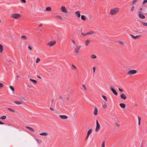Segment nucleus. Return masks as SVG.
<instances>
[{
	"label": "nucleus",
	"mask_w": 147,
	"mask_h": 147,
	"mask_svg": "<svg viewBox=\"0 0 147 147\" xmlns=\"http://www.w3.org/2000/svg\"><path fill=\"white\" fill-rule=\"evenodd\" d=\"M120 10L119 7H115L111 9L109 12V14L111 15H115L117 14Z\"/></svg>",
	"instance_id": "obj_1"
},
{
	"label": "nucleus",
	"mask_w": 147,
	"mask_h": 147,
	"mask_svg": "<svg viewBox=\"0 0 147 147\" xmlns=\"http://www.w3.org/2000/svg\"><path fill=\"white\" fill-rule=\"evenodd\" d=\"M11 18L13 19H18L21 18V15L18 13H13L11 14Z\"/></svg>",
	"instance_id": "obj_2"
},
{
	"label": "nucleus",
	"mask_w": 147,
	"mask_h": 147,
	"mask_svg": "<svg viewBox=\"0 0 147 147\" xmlns=\"http://www.w3.org/2000/svg\"><path fill=\"white\" fill-rule=\"evenodd\" d=\"M82 46L79 45H76V48L75 49L74 52L75 53L78 54L80 51Z\"/></svg>",
	"instance_id": "obj_3"
},
{
	"label": "nucleus",
	"mask_w": 147,
	"mask_h": 147,
	"mask_svg": "<svg viewBox=\"0 0 147 147\" xmlns=\"http://www.w3.org/2000/svg\"><path fill=\"white\" fill-rule=\"evenodd\" d=\"M56 43V41L55 40H53L49 42L47 44V45L50 47H51L54 45Z\"/></svg>",
	"instance_id": "obj_4"
},
{
	"label": "nucleus",
	"mask_w": 147,
	"mask_h": 147,
	"mask_svg": "<svg viewBox=\"0 0 147 147\" xmlns=\"http://www.w3.org/2000/svg\"><path fill=\"white\" fill-rule=\"evenodd\" d=\"M96 126L95 129V131L96 132H97L99 131L100 128V125L99 124L98 121L96 120Z\"/></svg>",
	"instance_id": "obj_5"
},
{
	"label": "nucleus",
	"mask_w": 147,
	"mask_h": 147,
	"mask_svg": "<svg viewBox=\"0 0 147 147\" xmlns=\"http://www.w3.org/2000/svg\"><path fill=\"white\" fill-rule=\"evenodd\" d=\"M137 72L136 70H129L127 73V74L129 75H131L136 74Z\"/></svg>",
	"instance_id": "obj_6"
},
{
	"label": "nucleus",
	"mask_w": 147,
	"mask_h": 147,
	"mask_svg": "<svg viewBox=\"0 0 147 147\" xmlns=\"http://www.w3.org/2000/svg\"><path fill=\"white\" fill-rule=\"evenodd\" d=\"M61 11L63 13H67L68 12V11L64 6H62L60 8Z\"/></svg>",
	"instance_id": "obj_7"
},
{
	"label": "nucleus",
	"mask_w": 147,
	"mask_h": 147,
	"mask_svg": "<svg viewBox=\"0 0 147 147\" xmlns=\"http://www.w3.org/2000/svg\"><path fill=\"white\" fill-rule=\"evenodd\" d=\"M130 36L133 39H139L141 37V35L134 36L132 34H131Z\"/></svg>",
	"instance_id": "obj_8"
},
{
	"label": "nucleus",
	"mask_w": 147,
	"mask_h": 147,
	"mask_svg": "<svg viewBox=\"0 0 147 147\" xmlns=\"http://www.w3.org/2000/svg\"><path fill=\"white\" fill-rule=\"evenodd\" d=\"M110 89L111 90L113 93L115 95L117 96L118 95L116 91V90L114 89V88L112 87H110Z\"/></svg>",
	"instance_id": "obj_9"
},
{
	"label": "nucleus",
	"mask_w": 147,
	"mask_h": 147,
	"mask_svg": "<svg viewBox=\"0 0 147 147\" xmlns=\"http://www.w3.org/2000/svg\"><path fill=\"white\" fill-rule=\"evenodd\" d=\"M82 87L81 89L84 91H87V88L85 84H82Z\"/></svg>",
	"instance_id": "obj_10"
},
{
	"label": "nucleus",
	"mask_w": 147,
	"mask_h": 147,
	"mask_svg": "<svg viewBox=\"0 0 147 147\" xmlns=\"http://www.w3.org/2000/svg\"><path fill=\"white\" fill-rule=\"evenodd\" d=\"M39 135L41 136H49V133L47 132H44L42 133H41L39 134Z\"/></svg>",
	"instance_id": "obj_11"
},
{
	"label": "nucleus",
	"mask_w": 147,
	"mask_h": 147,
	"mask_svg": "<svg viewBox=\"0 0 147 147\" xmlns=\"http://www.w3.org/2000/svg\"><path fill=\"white\" fill-rule=\"evenodd\" d=\"M93 114L95 115H97L98 114V110L97 108L96 107L94 108Z\"/></svg>",
	"instance_id": "obj_12"
},
{
	"label": "nucleus",
	"mask_w": 147,
	"mask_h": 147,
	"mask_svg": "<svg viewBox=\"0 0 147 147\" xmlns=\"http://www.w3.org/2000/svg\"><path fill=\"white\" fill-rule=\"evenodd\" d=\"M90 41L89 40H86L85 41V45L86 46H88L90 43Z\"/></svg>",
	"instance_id": "obj_13"
},
{
	"label": "nucleus",
	"mask_w": 147,
	"mask_h": 147,
	"mask_svg": "<svg viewBox=\"0 0 147 147\" xmlns=\"http://www.w3.org/2000/svg\"><path fill=\"white\" fill-rule=\"evenodd\" d=\"M120 98H121L124 100H125L126 99V96L124 93H122L120 95Z\"/></svg>",
	"instance_id": "obj_14"
},
{
	"label": "nucleus",
	"mask_w": 147,
	"mask_h": 147,
	"mask_svg": "<svg viewBox=\"0 0 147 147\" xmlns=\"http://www.w3.org/2000/svg\"><path fill=\"white\" fill-rule=\"evenodd\" d=\"M138 15L139 17L142 19H144L145 18V16L144 15L141 14V12H138Z\"/></svg>",
	"instance_id": "obj_15"
},
{
	"label": "nucleus",
	"mask_w": 147,
	"mask_h": 147,
	"mask_svg": "<svg viewBox=\"0 0 147 147\" xmlns=\"http://www.w3.org/2000/svg\"><path fill=\"white\" fill-rule=\"evenodd\" d=\"M59 117L61 118L64 119H66L68 118L65 115H59Z\"/></svg>",
	"instance_id": "obj_16"
},
{
	"label": "nucleus",
	"mask_w": 147,
	"mask_h": 147,
	"mask_svg": "<svg viewBox=\"0 0 147 147\" xmlns=\"http://www.w3.org/2000/svg\"><path fill=\"white\" fill-rule=\"evenodd\" d=\"M76 16L78 18L80 17V12L79 11H76L75 13Z\"/></svg>",
	"instance_id": "obj_17"
},
{
	"label": "nucleus",
	"mask_w": 147,
	"mask_h": 147,
	"mask_svg": "<svg viewBox=\"0 0 147 147\" xmlns=\"http://www.w3.org/2000/svg\"><path fill=\"white\" fill-rule=\"evenodd\" d=\"M20 38L23 40H26L27 39V36L25 35L21 36H20Z\"/></svg>",
	"instance_id": "obj_18"
},
{
	"label": "nucleus",
	"mask_w": 147,
	"mask_h": 147,
	"mask_svg": "<svg viewBox=\"0 0 147 147\" xmlns=\"http://www.w3.org/2000/svg\"><path fill=\"white\" fill-rule=\"evenodd\" d=\"M81 19L84 21H85L86 20V17L84 15H82L81 16Z\"/></svg>",
	"instance_id": "obj_19"
},
{
	"label": "nucleus",
	"mask_w": 147,
	"mask_h": 147,
	"mask_svg": "<svg viewBox=\"0 0 147 147\" xmlns=\"http://www.w3.org/2000/svg\"><path fill=\"white\" fill-rule=\"evenodd\" d=\"M94 32L92 31H90L88 32L86 34H85L84 35H86L87 34H91L94 33Z\"/></svg>",
	"instance_id": "obj_20"
},
{
	"label": "nucleus",
	"mask_w": 147,
	"mask_h": 147,
	"mask_svg": "<svg viewBox=\"0 0 147 147\" xmlns=\"http://www.w3.org/2000/svg\"><path fill=\"white\" fill-rule=\"evenodd\" d=\"M92 129H90L88 131L87 134L89 136L91 134L92 132Z\"/></svg>",
	"instance_id": "obj_21"
},
{
	"label": "nucleus",
	"mask_w": 147,
	"mask_h": 147,
	"mask_svg": "<svg viewBox=\"0 0 147 147\" xmlns=\"http://www.w3.org/2000/svg\"><path fill=\"white\" fill-rule=\"evenodd\" d=\"M55 17L61 20H63V19L62 17L59 15H57L55 16Z\"/></svg>",
	"instance_id": "obj_22"
},
{
	"label": "nucleus",
	"mask_w": 147,
	"mask_h": 147,
	"mask_svg": "<svg viewBox=\"0 0 147 147\" xmlns=\"http://www.w3.org/2000/svg\"><path fill=\"white\" fill-rule=\"evenodd\" d=\"M135 7L134 6H132L130 8V11L131 12H133L134 10Z\"/></svg>",
	"instance_id": "obj_23"
},
{
	"label": "nucleus",
	"mask_w": 147,
	"mask_h": 147,
	"mask_svg": "<svg viewBox=\"0 0 147 147\" xmlns=\"http://www.w3.org/2000/svg\"><path fill=\"white\" fill-rule=\"evenodd\" d=\"M19 98L21 101H23L25 100V97L23 96H21Z\"/></svg>",
	"instance_id": "obj_24"
},
{
	"label": "nucleus",
	"mask_w": 147,
	"mask_h": 147,
	"mask_svg": "<svg viewBox=\"0 0 147 147\" xmlns=\"http://www.w3.org/2000/svg\"><path fill=\"white\" fill-rule=\"evenodd\" d=\"M3 46L1 44L0 45V52L2 53L3 51Z\"/></svg>",
	"instance_id": "obj_25"
},
{
	"label": "nucleus",
	"mask_w": 147,
	"mask_h": 147,
	"mask_svg": "<svg viewBox=\"0 0 147 147\" xmlns=\"http://www.w3.org/2000/svg\"><path fill=\"white\" fill-rule=\"evenodd\" d=\"M7 117L6 116H3L0 117V119L5 120L6 119Z\"/></svg>",
	"instance_id": "obj_26"
},
{
	"label": "nucleus",
	"mask_w": 147,
	"mask_h": 147,
	"mask_svg": "<svg viewBox=\"0 0 147 147\" xmlns=\"http://www.w3.org/2000/svg\"><path fill=\"white\" fill-rule=\"evenodd\" d=\"M90 57L92 59H95L96 58V56L95 55L93 54L91 55Z\"/></svg>",
	"instance_id": "obj_27"
},
{
	"label": "nucleus",
	"mask_w": 147,
	"mask_h": 147,
	"mask_svg": "<svg viewBox=\"0 0 147 147\" xmlns=\"http://www.w3.org/2000/svg\"><path fill=\"white\" fill-rule=\"evenodd\" d=\"M120 107L123 108H125V105L124 103H120Z\"/></svg>",
	"instance_id": "obj_28"
},
{
	"label": "nucleus",
	"mask_w": 147,
	"mask_h": 147,
	"mask_svg": "<svg viewBox=\"0 0 147 147\" xmlns=\"http://www.w3.org/2000/svg\"><path fill=\"white\" fill-rule=\"evenodd\" d=\"M14 103L16 104L20 105L22 104V103L18 101H16L14 102Z\"/></svg>",
	"instance_id": "obj_29"
},
{
	"label": "nucleus",
	"mask_w": 147,
	"mask_h": 147,
	"mask_svg": "<svg viewBox=\"0 0 147 147\" xmlns=\"http://www.w3.org/2000/svg\"><path fill=\"white\" fill-rule=\"evenodd\" d=\"M26 127L27 128H28L31 131L34 132V130L33 129L32 127H28V126H27Z\"/></svg>",
	"instance_id": "obj_30"
},
{
	"label": "nucleus",
	"mask_w": 147,
	"mask_h": 147,
	"mask_svg": "<svg viewBox=\"0 0 147 147\" xmlns=\"http://www.w3.org/2000/svg\"><path fill=\"white\" fill-rule=\"evenodd\" d=\"M46 10L47 11H50L51 10V7H48L46 8Z\"/></svg>",
	"instance_id": "obj_31"
},
{
	"label": "nucleus",
	"mask_w": 147,
	"mask_h": 147,
	"mask_svg": "<svg viewBox=\"0 0 147 147\" xmlns=\"http://www.w3.org/2000/svg\"><path fill=\"white\" fill-rule=\"evenodd\" d=\"M138 0H134L132 2V4L134 5L135 4Z\"/></svg>",
	"instance_id": "obj_32"
},
{
	"label": "nucleus",
	"mask_w": 147,
	"mask_h": 147,
	"mask_svg": "<svg viewBox=\"0 0 147 147\" xmlns=\"http://www.w3.org/2000/svg\"><path fill=\"white\" fill-rule=\"evenodd\" d=\"M28 49L30 51L32 50V46L31 45H29L28 47Z\"/></svg>",
	"instance_id": "obj_33"
},
{
	"label": "nucleus",
	"mask_w": 147,
	"mask_h": 147,
	"mask_svg": "<svg viewBox=\"0 0 147 147\" xmlns=\"http://www.w3.org/2000/svg\"><path fill=\"white\" fill-rule=\"evenodd\" d=\"M30 80L31 82L34 84L36 83L37 82V81L35 80L32 79H30Z\"/></svg>",
	"instance_id": "obj_34"
},
{
	"label": "nucleus",
	"mask_w": 147,
	"mask_h": 147,
	"mask_svg": "<svg viewBox=\"0 0 147 147\" xmlns=\"http://www.w3.org/2000/svg\"><path fill=\"white\" fill-rule=\"evenodd\" d=\"M7 109L8 110H9V111H10L13 112H15V111L14 110H13V109H11V108H7Z\"/></svg>",
	"instance_id": "obj_35"
},
{
	"label": "nucleus",
	"mask_w": 147,
	"mask_h": 147,
	"mask_svg": "<svg viewBox=\"0 0 147 147\" xmlns=\"http://www.w3.org/2000/svg\"><path fill=\"white\" fill-rule=\"evenodd\" d=\"M102 96L105 101H107V98L105 96L102 95Z\"/></svg>",
	"instance_id": "obj_36"
},
{
	"label": "nucleus",
	"mask_w": 147,
	"mask_h": 147,
	"mask_svg": "<svg viewBox=\"0 0 147 147\" xmlns=\"http://www.w3.org/2000/svg\"><path fill=\"white\" fill-rule=\"evenodd\" d=\"M10 89L13 91H14L15 90L14 87L12 86H9Z\"/></svg>",
	"instance_id": "obj_37"
},
{
	"label": "nucleus",
	"mask_w": 147,
	"mask_h": 147,
	"mask_svg": "<svg viewBox=\"0 0 147 147\" xmlns=\"http://www.w3.org/2000/svg\"><path fill=\"white\" fill-rule=\"evenodd\" d=\"M118 43L121 45H124L125 44V43L121 41H119Z\"/></svg>",
	"instance_id": "obj_38"
},
{
	"label": "nucleus",
	"mask_w": 147,
	"mask_h": 147,
	"mask_svg": "<svg viewBox=\"0 0 147 147\" xmlns=\"http://www.w3.org/2000/svg\"><path fill=\"white\" fill-rule=\"evenodd\" d=\"M146 3H147V0H144L142 3V4L144 5Z\"/></svg>",
	"instance_id": "obj_39"
},
{
	"label": "nucleus",
	"mask_w": 147,
	"mask_h": 147,
	"mask_svg": "<svg viewBox=\"0 0 147 147\" xmlns=\"http://www.w3.org/2000/svg\"><path fill=\"white\" fill-rule=\"evenodd\" d=\"M20 2L22 3H26V0H20Z\"/></svg>",
	"instance_id": "obj_40"
},
{
	"label": "nucleus",
	"mask_w": 147,
	"mask_h": 147,
	"mask_svg": "<svg viewBox=\"0 0 147 147\" xmlns=\"http://www.w3.org/2000/svg\"><path fill=\"white\" fill-rule=\"evenodd\" d=\"M101 147H105V141H104L102 143L101 145Z\"/></svg>",
	"instance_id": "obj_41"
},
{
	"label": "nucleus",
	"mask_w": 147,
	"mask_h": 147,
	"mask_svg": "<svg viewBox=\"0 0 147 147\" xmlns=\"http://www.w3.org/2000/svg\"><path fill=\"white\" fill-rule=\"evenodd\" d=\"M40 59L39 58H38L36 60V63H38V62L40 61Z\"/></svg>",
	"instance_id": "obj_42"
},
{
	"label": "nucleus",
	"mask_w": 147,
	"mask_h": 147,
	"mask_svg": "<svg viewBox=\"0 0 147 147\" xmlns=\"http://www.w3.org/2000/svg\"><path fill=\"white\" fill-rule=\"evenodd\" d=\"M96 68L95 67H94L93 68V73L94 74L95 72V70H96Z\"/></svg>",
	"instance_id": "obj_43"
},
{
	"label": "nucleus",
	"mask_w": 147,
	"mask_h": 147,
	"mask_svg": "<svg viewBox=\"0 0 147 147\" xmlns=\"http://www.w3.org/2000/svg\"><path fill=\"white\" fill-rule=\"evenodd\" d=\"M118 90H119V91H120V92H123V89L120 88H118Z\"/></svg>",
	"instance_id": "obj_44"
},
{
	"label": "nucleus",
	"mask_w": 147,
	"mask_h": 147,
	"mask_svg": "<svg viewBox=\"0 0 147 147\" xmlns=\"http://www.w3.org/2000/svg\"><path fill=\"white\" fill-rule=\"evenodd\" d=\"M116 126L117 127H119L120 126V124L119 123H116Z\"/></svg>",
	"instance_id": "obj_45"
},
{
	"label": "nucleus",
	"mask_w": 147,
	"mask_h": 147,
	"mask_svg": "<svg viewBox=\"0 0 147 147\" xmlns=\"http://www.w3.org/2000/svg\"><path fill=\"white\" fill-rule=\"evenodd\" d=\"M72 66L74 67V68L73 69H76V67L74 65H72Z\"/></svg>",
	"instance_id": "obj_46"
},
{
	"label": "nucleus",
	"mask_w": 147,
	"mask_h": 147,
	"mask_svg": "<svg viewBox=\"0 0 147 147\" xmlns=\"http://www.w3.org/2000/svg\"><path fill=\"white\" fill-rule=\"evenodd\" d=\"M107 107V105L106 104L104 105H103V107L104 109L105 108Z\"/></svg>",
	"instance_id": "obj_47"
},
{
	"label": "nucleus",
	"mask_w": 147,
	"mask_h": 147,
	"mask_svg": "<svg viewBox=\"0 0 147 147\" xmlns=\"http://www.w3.org/2000/svg\"><path fill=\"white\" fill-rule=\"evenodd\" d=\"M3 86V84L1 83H0V87H2Z\"/></svg>",
	"instance_id": "obj_48"
},
{
	"label": "nucleus",
	"mask_w": 147,
	"mask_h": 147,
	"mask_svg": "<svg viewBox=\"0 0 147 147\" xmlns=\"http://www.w3.org/2000/svg\"><path fill=\"white\" fill-rule=\"evenodd\" d=\"M71 41H72V42L73 44H75V41L74 40H73V39L71 40Z\"/></svg>",
	"instance_id": "obj_49"
},
{
	"label": "nucleus",
	"mask_w": 147,
	"mask_h": 147,
	"mask_svg": "<svg viewBox=\"0 0 147 147\" xmlns=\"http://www.w3.org/2000/svg\"><path fill=\"white\" fill-rule=\"evenodd\" d=\"M138 121H141V118L139 116H138Z\"/></svg>",
	"instance_id": "obj_50"
},
{
	"label": "nucleus",
	"mask_w": 147,
	"mask_h": 147,
	"mask_svg": "<svg viewBox=\"0 0 147 147\" xmlns=\"http://www.w3.org/2000/svg\"><path fill=\"white\" fill-rule=\"evenodd\" d=\"M89 135H88L87 134V136H86V140H86L88 139V138L89 137Z\"/></svg>",
	"instance_id": "obj_51"
},
{
	"label": "nucleus",
	"mask_w": 147,
	"mask_h": 147,
	"mask_svg": "<svg viewBox=\"0 0 147 147\" xmlns=\"http://www.w3.org/2000/svg\"><path fill=\"white\" fill-rule=\"evenodd\" d=\"M20 78V76H18V75L17 76H16V78L17 79H19V78Z\"/></svg>",
	"instance_id": "obj_52"
},
{
	"label": "nucleus",
	"mask_w": 147,
	"mask_h": 147,
	"mask_svg": "<svg viewBox=\"0 0 147 147\" xmlns=\"http://www.w3.org/2000/svg\"><path fill=\"white\" fill-rule=\"evenodd\" d=\"M50 109L52 111H54L53 109L52 108V107H50Z\"/></svg>",
	"instance_id": "obj_53"
},
{
	"label": "nucleus",
	"mask_w": 147,
	"mask_h": 147,
	"mask_svg": "<svg viewBox=\"0 0 147 147\" xmlns=\"http://www.w3.org/2000/svg\"><path fill=\"white\" fill-rule=\"evenodd\" d=\"M4 123L3 122H1L0 120V124H3Z\"/></svg>",
	"instance_id": "obj_54"
},
{
	"label": "nucleus",
	"mask_w": 147,
	"mask_h": 147,
	"mask_svg": "<svg viewBox=\"0 0 147 147\" xmlns=\"http://www.w3.org/2000/svg\"><path fill=\"white\" fill-rule=\"evenodd\" d=\"M37 77H38V78H39V79H41V77H40V76H37Z\"/></svg>",
	"instance_id": "obj_55"
},
{
	"label": "nucleus",
	"mask_w": 147,
	"mask_h": 147,
	"mask_svg": "<svg viewBox=\"0 0 147 147\" xmlns=\"http://www.w3.org/2000/svg\"><path fill=\"white\" fill-rule=\"evenodd\" d=\"M140 121H138V125H140Z\"/></svg>",
	"instance_id": "obj_56"
},
{
	"label": "nucleus",
	"mask_w": 147,
	"mask_h": 147,
	"mask_svg": "<svg viewBox=\"0 0 147 147\" xmlns=\"http://www.w3.org/2000/svg\"><path fill=\"white\" fill-rule=\"evenodd\" d=\"M42 24H40L39 25V26H40H40H42Z\"/></svg>",
	"instance_id": "obj_57"
},
{
	"label": "nucleus",
	"mask_w": 147,
	"mask_h": 147,
	"mask_svg": "<svg viewBox=\"0 0 147 147\" xmlns=\"http://www.w3.org/2000/svg\"><path fill=\"white\" fill-rule=\"evenodd\" d=\"M142 8H140V10H142Z\"/></svg>",
	"instance_id": "obj_58"
},
{
	"label": "nucleus",
	"mask_w": 147,
	"mask_h": 147,
	"mask_svg": "<svg viewBox=\"0 0 147 147\" xmlns=\"http://www.w3.org/2000/svg\"><path fill=\"white\" fill-rule=\"evenodd\" d=\"M1 22V20H0V22Z\"/></svg>",
	"instance_id": "obj_59"
},
{
	"label": "nucleus",
	"mask_w": 147,
	"mask_h": 147,
	"mask_svg": "<svg viewBox=\"0 0 147 147\" xmlns=\"http://www.w3.org/2000/svg\"><path fill=\"white\" fill-rule=\"evenodd\" d=\"M146 14L147 15V13Z\"/></svg>",
	"instance_id": "obj_60"
}]
</instances>
